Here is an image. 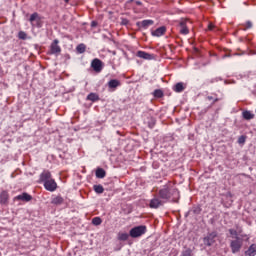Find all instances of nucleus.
I'll return each mask as SVG.
<instances>
[{
	"label": "nucleus",
	"mask_w": 256,
	"mask_h": 256,
	"mask_svg": "<svg viewBox=\"0 0 256 256\" xmlns=\"http://www.w3.org/2000/svg\"><path fill=\"white\" fill-rule=\"evenodd\" d=\"M241 238H237L230 241V248L233 254L239 253L243 247L244 241H249V236L247 234H241Z\"/></svg>",
	"instance_id": "3"
},
{
	"label": "nucleus",
	"mask_w": 256,
	"mask_h": 256,
	"mask_svg": "<svg viewBox=\"0 0 256 256\" xmlns=\"http://www.w3.org/2000/svg\"><path fill=\"white\" fill-rule=\"evenodd\" d=\"M39 19V14L37 12L31 14L29 21L30 23H33V21H37Z\"/></svg>",
	"instance_id": "27"
},
{
	"label": "nucleus",
	"mask_w": 256,
	"mask_h": 256,
	"mask_svg": "<svg viewBox=\"0 0 256 256\" xmlns=\"http://www.w3.org/2000/svg\"><path fill=\"white\" fill-rule=\"evenodd\" d=\"M61 203H63V198L61 196H56L52 199L53 205H61Z\"/></svg>",
	"instance_id": "22"
},
{
	"label": "nucleus",
	"mask_w": 256,
	"mask_h": 256,
	"mask_svg": "<svg viewBox=\"0 0 256 256\" xmlns=\"http://www.w3.org/2000/svg\"><path fill=\"white\" fill-rule=\"evenodd\" d=\"M165 205V201L161 199V197L158 195H154V197L149 202L150 209H159Z\"/></svg>",
	"instance_id": "5"
},
{
	"label": "nucleus",
	"mask_w": 256,
	"mask_h": 256,
	"mask_svg": "<svg viewBox=\"0 0 256 256\" xmlns=\"http://www.w3.org/2000/svg\"><path fill=\"white\" fill-rule=\"evenodd\" d=\"M87 100L92 101L93 103H95V101H99V95H97L96 93H90L87 96Z\"/></svg>",
	"instance_id": "20"
},
{
	"label": "nucleus",
	"mask_w": 256,
	"mask_h": 256,
	"mask_svg": "<svg viewBox=\"0 0 256 256\" xmlns=\"http://www.w3.org/2000/svg\"><path fill=\"white\" fill-rule=\"evenodd\" d=\"M106 172L103 170V168H98L96 170V177L98 179H105Z\"/></svg>",
	"instance_id": "19"
},
{
	"label": "nucleus",
	"mask_w": 256,
	"mask_h": 256,
	"mask_svg": "<svg viewBox=\"0 0 256 256\" xmlns=\"http://www.w3.org/2000/svg\"><path fill=\"white\" fill-rule=\"evenodd\" d=\"M65 3H69V0H65Z\"/></svg>",
	"instance_id": "40"
},
{
	"label": "nucleus",
	"mask_w": 256,
	"mask_h": 256,
	"mask_svg": "<svg viewBox=\"0 0 256 256\" xmlns=\"http://www.w3.org/2000/svg\"><path fill=\"white\" fill-rule=\"evenodd\" d=\"M246 256H255L256 255V244H252L249 248L245 251Z\"/></svg>",
	"instance_id": "16"
},
{
	"label": "nucleus",
	"mask_w": 256,
	"mask_h": 256,
	"mask_svg": "<svg viewBox=\"0 0 256 256\" xmlns=\"http://www.w3.org/2000/svg\"><path fill=\"white\" fill-rule=\"evenodd\" d=\"M85 49H86L85 44H79V45L76 47V51H77L78 53H83V52L85 51Z\"/></svg>",
	"instance_id": "29"
},
{
	"label": "nucleus",
	"mask_w": 256,
	"mask_h": 256,
	"mask_svg": "<svg viewBox=\"0 0 256 256\" xmlns=\"http://www.w3.org/2000/svg\"><path fill=\"white\" fill-rule=\"evenodd\" d=\"M94 191L95 193H98L99 195H101V193L105 191V188H103L102 185H94Z\"/></svg>",
	"instance_id": "23"
},
{
	"label": "nucleus",
	"mask_w": 256,
	"mask_h": 256,
	"mask_svg": "<svg viewBox=\"0 0 256 256\" xmlns=\"http://www.w3.org/2000/svg\"><path fill=\"white\" fill-rule=\"evenodd\" d=\"M213 29H215V25H213L212 23H210V24L208 25V30H209V31H213Z\"/></svg>",
	"instance_id": "35"
},
{
	"label": "nucleus",
	"mask_w": 256,
	"mask_h": 256,
	"mask_svg": "<svg viewBox=\"0 0 256 256\" xmlns=\"http://www.w3.org/2000/svg\"><path fill=\"white\" fill-rule=\"evenodd\" d=\"M18 39H22V41H25V39H27V33H25L24 31H20L18 33Z\"/></svg>",
	"instance_id": "30"
},
{
	"label": "nucleus",
	"mask_w": 256,
	"mask_h": 256,
	"mask_svg": "<svg viewBox=\"0 0 256 256\" xmlns=\"http://www.w3.org/2000/svg\"><path fill=\"white\" fill-rule=\"evenodd\" d=\"M119 241H127L129 239V234L127 233H119L118 234Z\"/></svg>",
	"instance_id": "24"
},
{
	"label": "nucleus",
	"mask_w": 256,
	"mask_h": 256,
	"mask_svg": "<svg viewBox=\"0 0 256 256\" xmlns=\"http://www.w3.org/2000/svg\"><path fill=\"white\" fill-rule=\"evenodd\" d=\"M216 238H217V232L208 233L207 236L204 237L203 243L206 247H211V245L215 243Z\"/></svg>",
	"instance_id": "6"
},
{
	"label": "nucleus",
	"mask_w": 256,
	"mask_h": 256,
	"mask_svg": "<svg viewBox=\"0 0 256 256\" xmlns=\"http://www.w3.org/2000/svg\"><path fill=\"white\" fill-rule=\"evenodd\" d=\"M101 223H103V221L99 217H95L92 219L93 225H101Z\"/></svg>",
	"instance_id": "31"
},
{
	"label": "nucleus",
	"mask_w": 256,
	"mask_h": 256,
	"mask_svg": "<svg viewBox=\"0 0 256 256\" xmlns=\"http://www.w3.org/2000/svg\"><path fill=\"white\" fill-rule=\"evenodd\" d=\"M91 67L96 73H101L103 70V62L100 59L95 58L92 60Z\"/></svg>",
	"instance_id": "7"
},
{
	"label": "nucleus",
	"mask_w": 256,
	"mask_h": 256,
	"mask_svg": "<svg viewBox=\"0 0 256 256\" xmlns=\"http://www.w3.org/2000/svg\"><path fill=\"white\" fill-rule=\"evenodd\" d=\"M15 199H16L17 201H26V202H29V201H31V199H33V197H32L31 195H29L28 193H25V192H24V193H22V194L16 196Z\"/></svg>",
	"instance_id": "12"
},
{
	"label": "nucleus",
	"mask_w": 256,
	"mask_h": 256,
	"mask_svg": "<svg viewBox=\"0 0 256 256\" xmlns=\"http://www.w3.org/2000/svg\"><path fill=\"white\" fill-rule=\"evenodd\" d=\"M180 256H193V251L191 248H187L186 250L182 251Z\"/></svg>",
	"instance_id": "26"
},
{
	"label": "nucleus",
	"mask_w": 256,
	"mask_h": 256,
	"mask_svg": "<svg viewBox=\"0 0 256 256\" xmlns=\"http://www.w3.org/2000/svg\"><path fill=\"white\" fill-rule=\"evenodd\" d=\"M8 201H9V193H7V191H2L0 194L1 205H7Z\"/></svg>",
	"instance_id": "13"
},
{
	"label": "nucleus",
	"mask_w": 256,
	"mask_h": 256,
	"mask_svg": "<svg viewBox=\"0 0 256 256\" xmlns=\"http://www.w3.org/2000/svg\"><path fill=\"white\" fill-rule=\"evenodd\" d=\"M153 20H143L140 25L143 27V29H147V27H150V25H153Z\"/></svg>",
	"instance_id": "21"
},
{
	"label": "nucleus",
	"mask_w": 256,
	"mask_h": 256,
	"mask_svg": "<svg viewBox=\"0 0 256 256\" xmlns=\"http://www.w3.org/2000/svg\"><path fill=\"white\" fill-rule=\"evenodd\" d=\"M158 195L165 203H169V201L178 203L179 201V190L171 183L164 185L163 188L158 191Z\"/></svg>",
	"instance_id": "1"
},
{
	"label": "nucleus",
	"mask_w": 256,
	"mask_h": 256,
	"mask_svg": "<svg viewBox=\"0 0 256 256\" xmlns=\"http://www.w3.org/2000/svg\"><path fill=\"white\" fill-rule=\"evenodd\" d=\"M238 143L240 145H243V143H245V136H240L239 139H238Z\"/></svg>",
	"instance_id": "33"
},
{
	"label": "nucleus",
	"mask_w": 256,
	"mask_h": 256,
	"mask_svg": "<svg viewBox=\"0 0 256 256\" xmlns=\"http://www.w3.org/2000/svg\"><path fill=\"white\" fill-rule=\"evenodd\" d=\"M187 23H189V21L183 19L179 22V31L181 35H189V28L187 27Z\"/></svg>",
	"instance_id": "8"
},
{
	"label": "nucleus",
	"mask_w": 256,
	"mask_h": 256,
	"mask_svg": "<svg viewBox=\"0 0 256 256\" xmlns=\"http://www.w3.org/2000/svg\"><path fill=\"white\" fill-rule=\"evenodd\" d=\"M217 101H219V98H216V99L214 100V103H217Z\"/></svg>",
	"instance_id": "39"
},
{
	"label": "nucleus",
	"mask_w": 256,
	"mask_h": 256,
	"mask_svg": "<svg viewBox=\"0 0 256 256\" xmlns=\"http://www.w3.org/2000/svg\"><path fill=\"white\" fill-rule=\"evenodd\" d=\"M39 182L43 183L46 191H50L51 193H53V191L57 190V182H55V179H53V177L51 176V172H49V170H44L40 174Z\"/></svg>",
	"instance_id": "2"
},
{
	"label": "nucleus",
	"mask_w": 256,
	"mask_h": 256,
	"mask_svg": "<svg viewBox=\"0 0 256 256\" xmlns=\"http://www.w3.org/2000/svg\"><path fill=\"white\" fill-rule=\"evenodd\" d=\"M228 232L230 233L232 239H241V235H243V229L242 228H238L237 230L230 228L228 230Z\"/></svg>",
	"instance_id": "10"
},
{
	"label": "nucleus",
	"mask_w": 256,
	"mask_h": 256,
	"mask_svg": "<svg viewBox=\"0 0 256 256\" xmlns=\"http://www.w3.org/2000/svg\"><path fill=\"white\" fill-rule=\"evenodd\" d=\"M121 85V82L117 79H112L108 82V87L110 89H117Z\"/></svg>",
	"instance_id": "17"
},
{
	"label": "nucleus",
	"mask_w": 256,
	"mask_h": 256,
	"mask_svg": "<svg viewBox=\"0 0 256 256\" xmlns=\"http://www.w3.org/2000/svg\"><path fill=\"white\" fill-rule=\"evenodd\" d=\"M209 101H212L213 97L212 96H208Z\"/></svg>",
	"instance_id": "38"
},
{
	"label": "nucleus",
	"mask_w": 256,
	"mask_h": 256,
	"mask_svg": "<svg viewBox=\"0 0 256 256\" xmlns=\"http://www.w3.org/2000/svg\"><path fill=\"white\" fill-rule=\"evenodd\" d=\"M245 28L242 29V31H247V29H251L253 27V22L247 21L245 24H243Z\"/></svg>",
	"instance_id": "28"
},
{
	"label": "nucleus",
	"mask_w": 256,
	"mask_h": 256,
	"mask_svg": "<svg viewBox=\"0 0 256 256\" xmlns=\"http://www.w3.org/2000/svg\"><path fill=\"white\" fill-rule=\"evenodd\" d=\"M243 119L246 121H251V119H255V114L251 113L249 110H245L242 112Z\"/></svg>",
	"instance_id": "15"
},
{
	"label": "nucleus",
	"mask_w": 256,
	"mask_h": 256,
	"mask_svg": "<svg viewBox=\"0 0 256 256\" xmlns=\"http://www.w3.org/2000/svg\"><path fill=\"white\" fill-rule=\"evenodd\" d=\"M50 51L52 55H57V53H61V46L59 45V40L55 39L51 46H50Z\"/></svg>",
	"instance_id": "9"
},
{
	"label": "nucleus",
	"mask_w": 256,
	"mask_h": 256,
	"mask_svg": "<svg viewBox=\"0 0 256 256\" xmlns=\"http://www.w3.org/2000/svg\"><path fill=\"white\" fill-rule=\"evenodd\" d=\"M174 91L175 93H183V91H185V84H183V82H178L174 86Z\"/></svg>",
	"instance_id": "18"
},
{
	"label": "nucleus",
	"mask_w": 256,
	"mask_h": 256,
	"mask_svg": "<svg viewBox=\"0 0 256 256\" xmlns=\"http://www.w3.org/2000/svg\"><path fill=\"white\" fill-rule=\"evenodd\" d=\"M136 5H142L141 1H136Z\"/></svg>",
	"instance_id": "37"
},
{
	"label": "nucleus",
	"mask_w": 256,
	"mask_h": 256,
	"mask_svg": "<svg viewBox=\"0 0 256 256\" xmlns=\"http://www.w3.org/2000/svg\"><path fill=\"white\" fill-rule=\"evenodd\" d=\"M145 233H147L146 226H136L130 230V237H132L133 239H137V237H141L142 235H145Z\"/></svg>",
	"instance_id": "4"
},
{
	"label": "nucleus",
	"mask_w": 256,
	"mask_h": 256,
	"mask_svg": "<svg viewBox=\"0 0 256 256\" xmlns=\"http://www.w3.org/2000/svg\"><path fill=\"white\" fill-rule=\"evenodd\" d=\"M137 57H140V59H145L146 61H151L155 59V56L153 54H149L145 51H138Z\"/></svg>",
	"instance_id": "11"
},
{
	"label": "nucleus",
	"mask_w": 256,
	"mask_h": 256,
	"mask_svg": "<svg viewBox=\"0 0 256 256\" xmlns=\"http://www.w3.org/2000/svg\"><path fill=\"white\" fill-rule=\"evenodd\" d=\"M166 31H167V29L165 28V26H162V27L157 28L154 32H152V35L154 37H161L162 35H165Z\"/></svg>",
	"instance_id": "14"
},
{
	"label": "nucleus",
	"mask_w": 256,
	"mask_h": 256,
	"mask_svg": "<svg viewBox=\"0 0 256 256\" xmlns=\"http://www.w3.org/2000/svg\"><path fill=\"white\" fill-rule=\"evenodd\" d=\"M121 24L122 25H129V20L123 18L122 21H121Z\"/></svg>",
	"instance_id": "34"
},
{
	"label": "nucleus",
	"mask_w": 256,
	"mask_h": 256,
	"mask_svg": "<svg viewBox=\"0 0 256 256\" xmlns=\"http://www.w3.org/2000/svg\"><path fill=\"white\" fill-rule=\"evenodd\" d=\"M148 127L150 129H153V127H155V120L154 119H152L150 122H148Z\"/></svg>",
	"instance_id": "32"
},
{
	"label": "nucleus",
	"mask_w": 256,
	"mask_h": 256,
	"mask_svg": "<svg viewBox=\"0 0 256 256\" xmlns=\"http://www.w3.org/2000/svg\"><path fill=\"white\" fill-rule=\"evenodd\" d=\"M153 95L157 99H161V97H163V91L161 89H157L153 92Z\"/></svg>",
	"instance_id": "25"
},
{
	"label": "nucleus",
	"mask_w": 256,
	"mask_h": 256,
	"mask_svg": "<svg viewBox=\"0 0 256 256\" xmlns=\"http://www.w3.org/2000/svg\"><path fill=\"white\" fill-rule=\"evenodd\" d=\"M91 27H93V28L97 27V21H92L91 22Z\"/></svg>",
	"instance_id": "36"
},
{
	"label": "nucleus",
	"mask_w": 256,
	"mask_h": 256,
	"mask_svg": "<svg viewBox=\"0 0 256 256\" xmlns=\"http://www.w3.org/2000/svg\"><path fill=\"white\" fill-rule=\"evenodd\" d=\"M0 256H1V253H0Z\"/></svg>",
	"instance_id": "41"
}]
</instances>
